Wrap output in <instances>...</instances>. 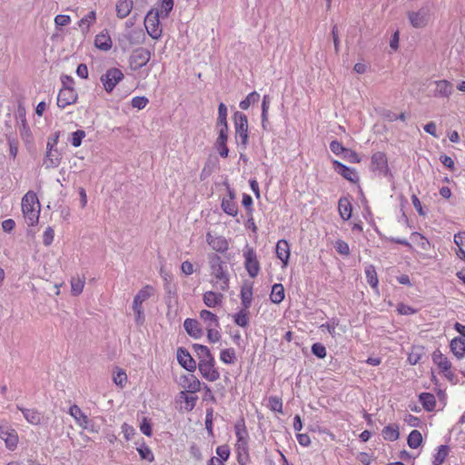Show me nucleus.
<instances>
[{"label":"nucleus","mask_w":465,"mask_h":465,"mask_svg":"<svg viewBox=\"0 0 465 465\" xmlns=\"http://www.w3.org/2000/svg\"><path fill=\"white\" fill-rule=\"evenodd\" d=\"M407 16L412 27L424 28L429 25L431 19V8L430 5H425L417 11H409Z\"/></svg>","instance_id":"20e7f679"},{"label":"nucleus","mask_w":465,"mask_h":465,"mask_svg":"<svg viewBox=\"0 0 465 465\" xmlns=\"http://www.w3.org/2000/svg\"><path fill=\"white\" fill-rule=\"evenodd\" d=\"M220 327L206 328L208 341L212 343H215L220 341L221 333L219 331Z\"/></svg>","instance_id":"bf43d9fd"},{"label":"nucleus","mask_w":465,"mask_h":465,"mask_svg":"<svg viewBox=\"0 0 465 465\" xmlns=\"http://www.w3.org/2000/svg\"><path fill=\"white\" fill-rule=\"evenodd\" d=\"M332 164L335 172L341 175L344 179L351 183H357L359 181L358 173L354 168H351L337 160L332 161Z\"/></svg>","instance_id":"2eb2a0df"},{"label":"nucleus","mask_w":465,"mask_h":465,"mask_svg":"<svg viewBox=\"0 0 465 465\" xmlns=\"http://www.w3.org/2000/svg\"><path fill=\"white\" fill-rule=\"evenodd\" d=\"M312 352L319 359H324L327 355V351L324 345L320 342L313 343L312 346Z\"/></svg>","instance_id":"4d7b16f0"},{"label":"nucleus","mask_w":465,"mask_h":465,"mask_svg":"<svg viewBox=\"0 0 465 465\" xmlns=\"http://www.w3.org/2000/svg\"><path fill=\"white\" fill-rule=\"evenodd\" d=\"M233 121L235 127V138L245 147L249 138L247 116L241 112H235Z\"/></svg>","instance_id":"0eeeda50"},{"label":"nucleus","mask_w":465,"mask_h":465,"mask_svg":"<svg viewBox=\"0 0 465 465\" xmlns=\"http://www.w3.org/2000/svg\"><path fill=\"white\" fill-rule=\"evenodd\" d=\"M216 454L218 455L219 460H222V462L226 461L230 457V449L227 445H221L216 448Z\"/></svg>","instance_id":"e2e57ef3"},{"label":"nucleus","mask_w":465,"mask_h":465,"mask_svg":"<svg viewBox=\"0 0 465 465\" xmlns=\"http://www.w3.org/2000/svg\"><path fill=\"white\" fill-rule=\"evenodd\" d=\"M241 302L242 306L244 309H249L252 305V286L244 285L241 289Z\"/></svg>","instance_id":"c9c22d12"},{"label":"nucleus","mask_w":465,"mask_h":465,"mask_svg":"<svg viewBox=\"0 0 465 465\" xmlns=\"http://www.w3.org/2000/svg\"><path fill=\"white\" fill-rule=\"evenodd\" d=\"M182 386L187 392L195 393L201 389V381L193 374H189L183 377Z\"/></svg>","instance_id":"393cba45"},{"label":"nucleus","mask_w":465,"mask_h":465,"mask_svg":"<svg viewBox=\"0 0 465 465\" xmlns=\"http://www.w3.org/2000/svg\"><path fill=\"white\" fill-rule=\"evenodd\" d=\"M269 406L272 411L282 413V401L276 396L269 398Z\"/></svg>","instance_id":"13d9d810"},{"label":"nucleus","mask_w":465,"mask_h":465,"mask_svg":"<svg viewBox=\"0 0 465 465\" xmlns=\"http://www.w3.org/2000/svg\"><path fill=\"white\" fill-rule=\"evenodd\" d=\"M244 267L252 278H255L260 272V263L255 251L252 248L246 247L243 250Z\"/></svg>","instance_id":"9d476101"},{"label":"nucleus","mask_w":465,"mask_h":465,"mask_svg":"<svg viewBox=\"0 0 465 465\" xmlns=\"http://www.w3.org/2000/svg\"><path fill=\"white\" fill-rule=\"evenodd\" d=\"M68 413L74 419L75 422L80 427L87 429L89 419L76 404H74L69 408Z\"/></svg>","instance_id":"4be33fe9"},{"label":"nucleus","mask_w":465,"mask_h":465,"mask_svg":"<svg viewBox=\"0 0 465 465\" xmlns=\"http://www.w3.org/2000/svg\"><path fill=\"white\" fill-rule=\"evenodd\" d=\"M419 401L427 411H433L436 408V399L432 393L421 392L419 395Z\"/></svg>","instance_id":"bb28decb"},{"label":"nucleus","mask_w":465,"mask_h":465,"mask_svg":"<svg viewBox=\"0 0 465 465\" xmlns=\"http://www.w3.org/2000/svg\"><path fill=\"white\" fill-rule=\"evenodd\" d=\"M0 437L5 440V445L9 450H14L17 446L18 437L14 430L11 432L2 431L0 433Z\"/></svg>","instance_id":"a19ab883"},{"label":"nucleus","mask_w":465,"mask_h":465,"mask_svg":"<svg viewBox=\"0 0 465 465\" xmlns=\"http://www.w3.org/2000/svg\"><path fill=\"white\" fill-rule=\"evenodd\" d=\"M174 5L173 0H162L160 10L158 11L162 18H167Z\"/></svg>","instance_id":"09e8293b"},{"label":"nucleus","mask_w":465,"mask_h":465,"mask_svg":"<svg viewBox=\"0 0 465 465\" xmlns=\"http://www.w3.org/2000/svg\"><path fill=\"white\" fill-rule=\"evenodd\" d=\"M116 15L119 18H125L133 9L132 0H118L116 3Z\"/></svg>","instance_id":"c756f323"},{"label":"nucleus","mask_w":465,"mask_h":465,"mask_svg":"<svg viewBox=\"0 0 465 465\" xmlns=\"http://www.w3.org/2000/svg\"><path fill=\"white\" fill-rule=\"evenodd\" d=\"M22 212L28 226L35 225L39 221L40 203L33 191H28L22 198Z\"/></svg>","instance_id":"f03ea898"},{"label":"nucleus","mask_w":465,"mask_h":465,"mask_svg":"<svg viewBox=\"0 0 465 465\" xmlns=\"http://www.w3.org/2000/svg\"><path fill=\"white\" fill-rule=\"evenodd\" d=\"M86 134L84 130H77L73 132L70 138V143L74 147H79L82 144L83 139Z\"/></svg>","instance_id":"864d4df0"},{"label":"nucleus","mask_w":465,"mask_h":465,"mask_svg":"<svg viewBox=\"0 0 465 465\" xmlns=\"http://www.w3.org/2000/svg\"><path fill=\"white\" fill-rule=\"evenodd\" d=\"M364 272L367 282L376 292H378L379 280L375 267L372 264H369L365 267Z\"/></svg>","instance_id":"cd10ccee"},{"label":"nucleus","mask_w":465,"mask_h":465,"mask_svg":"<svg viewBox=\"0 0 465 465\" xmlns=\"http://www.w3.org/2000/svg\"><path fill=\"white\" fill-rule=\"evenodd\" d=\"M179 398L181 401H184V410L186 411H192L194 409L198 400L197 396L188 395L185 391H181Z\"/></svg>","instance_id":"37998d69"},{"label":"nucleus","mask_w":465,"mask_h":465,"mask_svg":"<svg viewBox=\"0 0 465 465\" xmlns=\"http://www.w3.org/2000/svg\"><path fill=\"white\" fill-rule=\"evenodd\" d=\"M61 153L59 152H46L44 165L46 169L56 168L61 163Z\"/></svg>","instance_id":"7c9ffc66"},{"label":"nucleus","mask_w":465,"mask_h":465,"mask_svg":"<svg viewBox=\"0 0 465 465\" xmlns=\"http://www.w3.org/2000/svg\"><path fill=\"white\" fill-rule=\"evenodd\" d=\"M77 100V93L73 86H65L60 89L57 96L58 107L64 109L73 104Z\"/></svg>","instance_id":"f8f14e48"},{"label":"nucleus","mask_w":465,"mask_h":465,"mask_svg":"<svg viewBox=\"0 0 465 465\" xmlns=\"http://www.w3.org/2000/svg\"><path fill=\"white\" fill-rule=\"evenodd\" d=\"M339 324V321L336 318H331L327 322L322 323L320 328L326 330L332 337L336 336V327Z\"/></svg>","instance_id":"3c124183"},{"label":"nucleus","mask_w":465,"mask_h":465,"mask_svg":"<svg viewBox=\"0 0 465 465\" xmlns=\"http://www.w3.org/2000/svg\"><path fill=\"white\" fill-rule=\"evenodd\" d=\"M94 46L104 52H107L112 48L113 41L107 30H104L95 35Z\"/></svg>","instance_id":"6ab92c4d"},{"label":"nucleus","mask_w":465,"mask_h":465,"mask_svg":"<svg viewBox=\"0 0 465 465\" xmlns=\"http://www.w3.org/2000/svg\"><path fill=\"white\" fill-rule=\"evenodd\" d=\"M335 249L340 254L342 255H348L350 253L349 244L342 240L336 241Z\"/></svg>","instance_id":"338daca9"},{"label":"nucleus","mask_w":465,"mask_h":465,"mask_svg":"<svg viewBox=\"0 0 465 465\" xmlns=\"http://www.w3.org/2000/svg\"><path fill=\"white\" fill-rule=\"evenodd\" d=\"M270 106V97L268 95H264L262 103V128L265 129V124L268 121V110Z\"/></svg>","instance_id":"603ef678"},{"label":"nucleus","mask_w":465,"mask_h":465,"mask_svg":"<svg viewBox=\"0 0 465 465\" xmlns=\"http://www.w3.org/2000/svg\"><path fill=\"white\" fill-rule=\"evenodd\" d=\"M177 361L179 364L188 371L193 372L197 368L194 359L191 356L189 351L183 347H180L177 350Z\"/></svg>","instance_id":"dca6fc26"},{"label":"nucleus","mask_w":465,"mask_h":465,"mask_svg":"<svg viewBox=\"0 0 465 465\" xmlns=\"http://www.w3.org/2000/svg\"><path fill=\"white\" fill-rule=\"evenodd\" d=\"M200 318L205 324V329L220 327V322L217 315L208 310H202L200 312Z\"/></svg>","instance_id":"a878e982"},{"label":"nucleus","mask_w":465,"mask_h":465,"mask_svg":"<svg viewBox=\"0 0 465 465\" xmlns=\"http://www.w3.org/2000/svg\"><path fill=\"white\" fill-rule=\"evenodd\" d=\"M430 84L434 86L431 92L436 98H449L453 93V84L448 80H436Z\"/></svg>","instance_id":"ddd939ff"},{"label":"nucleus","mask_w":465,"mask_h":465,"mask_svg":"<svg viewBox=\"0 0 465 465\" xmlns=\"http://www.w3.org/2000/svg\"><path fill=\"white\" fill-rule=\"evenodd\" d=\"M371 167L373 172L384 177H391V173L388 166L387 156L382 152H376L372 154Z\"/></svg>","instance_id":"1a4fd4ad"},{"label":"nucleus","mask_w":465,"mask_h":465,"mask_svg":"<svg viewBox=\"0 0 465 465\" xmlns=\"http://www.w3.org/2000/svg\"><path fill=\"white\" fill-rule=\"evenodd\" d=\"M381 435L385 440H397L400 437L399 427L391 424L385 426L381 431Z\"/></svg>","instance_id":"4c0bfd02"},{"label":"nucleus","mask_w":465,"mask_h":465,"mask_svg":"<svg viewBox=\"0 0 465 465\" xmlns=\"http://www.w3.org/2000/svg\"><path fill=\"white\" fill-rule=\"evenodd\" d=\"M124 77V73L119 68L112 67L101 75L100 81L105 92L111 94Z\"/></svg>","instance_id":"423d86ee"},{"label":"nucleus","mask_w":465,"mask_h":465,"mask_svg":"<svg viewBox=\"0 0 465 465\" xmlns=\"http://www.w3.org/2000/svg\"><path fill=\"white\" fill-rule=\"evenodd\" d=\"M235 435L237 438L236 450L238 453V461L242 464V457L248 456V431L243 420L238 421L234 426Z\"/></svg>","instance_id":"7ed1b4c3"},{"label":"nucleus","mask_w":465,"mask_h":465,"mask_svg":"<svg viewBox=\"0 0 465 465\" xmlns=\"http://www.w3.org/2000/svg\"><path fill=\"white\" fill-rule=\"evenodd\" d=\"M260 99V94L253 91L250 93L245 99L242 100L239 106L242 110H247L251 104L257 103Z\"/></svg>","instance_id":"49530a36"},{"label":"nucleus","mask_w":465,"mask_h":465,"mask_svg":"<svg viewBox=\"0 0 465 465\" xmlns=\"http://www.w3.org/2000/svg\"><path fill=\"white\" fill-rule=\"evenodd\" d=\"M330 149L331 151L336 154V155H340L341 153H345L346 151H347V148H345L341 143L338 142V141H332L330 143Z\"/></svg>","instance_id":"69168bd1"},{"label":"nucleus","mask_w":465,"mask_h":465,"mask_svg":"<svg viewBox=\"0 0 465 465\" xmlns=\"http://www.w3.org/2000/svg\"><path fill=\"white\" fill-rule=\"evenodd\" d=\"M137 451L142 460H145L150 462L153 461V453L147 445L142 444L140 447L137 448Z\"/></svg>","instance_id":"8fccbe9b"},{"label":"nucleus","mask_w":465,"mask_h":465,"mask_svg":"<svg viewBox=\"0 0 465 465\" xmlns=\"http://www.w3.org/2000/svg\"><path fill=\"white\" fill-rule=\"evenodd\" d=\"M126 381H127V375H126V373L123 370L118 369L114 373V382L117 386H120L121 388H123L125 385Z\"/></svg>","instance_id":"6e6d98bb"},{"label":"nucleus","mask_w":465,"mask_h":465,"mask_svg":"<svg viewBox=\"0 0 465 465\" xmlns=\"http://www.w3.org/2000/svg\"><path fill=\"white\" fill-rule=\"evenodd\" d=\"M285 297L284 288L282 283H274L272 287L270 300L275 304L281 303Z\"/></svg>","instance_id":"2f4dec72"},{"label":"nucleus","mask_w":465,"mask_h":465,"mask_svg":"<svg viewBox=\"0 0 465 465\" xmlns=\"http://www.w3.org/2000/svg\"><path fill=\"white\" fill-rule=\"evenodd\" d=\"M198 369L203 378L209 381H216L220 379V372L215 368L214 357L206 361H200L198 362Z\"/></svg>","instance_id":"9b49d317"},{"label":"nucleus","mask_w":465,"mask_h":465,"mask_svg":"<svg viewBox=\"0 0 465 465\" xmlns=\"http://www.w3.org/2000/svg\"><path fill=\"white\" fill-rule=\"evenodd\" d=\"M351 204L348 198L342 197L339 200V213L342 220L347 221L351 217Z\"/></svg>","instance_id":"f704fd0d"},{"label":"nucleus","mask_w":465,"mask_h":465,"mask_svg":"<svg viewBox=\"0 0 465 465\" xmlns=\"http://www.w3.org/2000/svg\"><path fill=\"white\" fill-rule=\"evenodd\" d=\"M450 351L458 358L462 359L465 356V340L462 338H454L450 344Z\"/></svg>","instance_id":"c85d7f7f"},{"label":"nucleus","mask_w":465,"mask_h":465,"mask_svg":"<svg viewBox=\"0 0 465 465\" xmlns=\"http://www.w3.org/2000/svg\"><path fill=\"white\" fill-rule=\"evenodd\" d=\"M160 14L158 11L151 9L145 15L144 26L147 34L155 40L162 37L163 29L160 24Z\"/></svg>","instance_id":"39448f33"},{"label":"nucleus","mask_w":465,"mask_h":465,"mask_svg":"<svg viewBox=\"0 0 465 465\" xmlns=\"http://www.w3.org/2000/svg\"><path fill=\"white\" fill-rule=\"evenodd\" d=\"M206 242L209 246L217 252L223 253L229 249V243L225 237L206 233Z\"/></svg>","instance_id":"f3484780"},{"label":"nucleus","mask_w":465,"mask_h":465,"mask_svg":"<svg viewBox=\"0 0 465 465\" xmlns=\"http://www.w3.org/2000/svg\"><path fill=\"white\" fill-rule=\"evenodd\" d=\"M17 409L21 411L26 421L32 425H39L44 418L43 414L35 409H26L21 406H17Z\"/></svg>","instance_id":"412c9836"},{"label":"nucleus","mask_w":465,"mask_h":465,"mask_svg":"<svg viewBox=\"0 0 465 465\" xmlns=\"http://www.w3.org/2000/svg\"><path fill=\"white\" fill-rule=\"evenodd\" d=\"M449 453V447L447 445H440L437 448V452L433 456L432 464L441 465Z\"/></svg>","instance_id":"79ce46f5"},{"label":"nucleus","mask_w":465,"mask_h":465,"mask_svg":"<svg viewBox=\"0 0 465 465\" xmlns=\"http://www.w3.org/2000/svg\"><path fill=\"white\" fill-rule=\"evenodd\" d=\"M149 103V100L145 96H135L132 99L131 104L134 108L138 110L143 109Z\"/></svg>","instance_id":"680f3d73"},{"label":"nucleus","mask_w":465,"mask_h":465,"mask_svg":"<svg viewBox=\"0 0 465 465\" xmlns=\"http://www.w3.org/2000/svg\"><path fill=\"white\" fill-rule=\"evenodd\" d=\"M222 210L228 215L235 217L238 214V205L235 200H228L223 197L221 202Z\"/></svg>","instance_id":"72a5a7b5"},{"label":"nucleus","mask_w":465,"mask_h":465,"mask_svg":"<svg viewBox=\"0 0 465 465\" xmlns=\"http://www.w3.org/2000/svg\"><path fill=\"white\" fill-rule=\"evenodd\" d=\"M152 57V52L146 48L140 47L135 49L129 58L130 68L137 71L147 64Z\"/></svg>","instance_id":"6e6552de"},{"label":"nucleus","mask_w":465,"mask_h":465,"mask_svg":"<svg viewBox=\"0 0 465 465\" xmlns=\"http://www.w3.org/2000/svg\"><path fill=\"white\" fill-rule=\"evenodd\" d=\"M223 300V295L221 292L213 291L205 292L203 295V303L209 308H214L221 305Z\"/></svg>","instance_id":"b1692460"},{"label":"nucleus","mask_w":465,"mask_h":465,"mask_svg":"<svg viewBox=\"0 0 465 465\" xmlns=\"http://www.w3.org/2000/svg\"><path fill=\"white\" fill-rule=\"evenodd\" d=\"M212 285L222 292L230 289V273L228 264L216 253L208 255Z\"/></svg>","instance_id":"f257e3e1"},{"label":"nucleus","mask_w":465,"mask_h":465,"mask_svg":"<svg viewBox=\"0 0 465 465\" xmlns=\"http://www.w3.org/2000/svg\"><path fill=\"white\" fill-rule=\"evenodd\" d=\"M432 361L436 364L444 376L450 381L453 378V373L450 371L451 363L446 356H444L440 351H435L432 354Z\"/></svg>","instance_id":"4468645a"},{"label":"nucleus","mask_w":465,"mask_h":465,"mask_svg":"<svg viewBox=\"0 0 465 465\" xmlns=\"http://www.w3.org/2000/svg\"><path fill=\"white\" fill-rule=\"evenodd\" d=\"M407 441L411 449H417L422 442V435L419 430H413L409 434Z\"/></svg>","instance_id":"a18cd8bd"},{"label":"nucleus","mask_w":465,"mask_h":465,"mask_svg":"<svg viewBox=\"0 0 465 465\" xmlns=\"http://www.w3.org/2000/svg\"><path fill=\"white\" fill-rule=\"evenodd\" d=\"M20 135L22 137V139L28 143L30 142V140L32 139V133L30 131V128L26 123V119L24 118L22 120V126H21V129H20Z\"/></svg>","instance_id":"052dcab7"},{"label":"nucleus","mask_w":465,"mask_h":465,"mask_svg":"<svg viewBox=\"0 0 465 465\" xmlns=\"http://www.w3.org/2000/svg\"><path fill=\"white\" fill-rule=\"evenodd\" d=\"M54 231L52 227H47L43 233V243L45 246H49L54 242Z\"/></svg>","instance_id":"0e129e2a"},{"label":"nucleus","mask_w":465,"mask_h":465,"mask_svg":"<svg viewBox=\"0 0 465 465\" xmlns=\"http://www.w3.org/2000/svg\"><path fill=\"white\" fill-rule=\"evenodd\" d=\"M220 360L225 364H232L236 360L235 351L232 348L223 349L220 352Z\"/></svg>","instance_id":"de8ad7c7"},{"label":"nucleus","mask_w":465,"mask_h":465,"mask_svg":"<svg viewBox=\"0 0 465 465\" xmlns=\"http://www.w3.org/2000/svg\"><path fill=\"white\" fill-rule=\"evenodd\" d=\"M276 256L282 262V267H286L290 258V245L286 240H279L276 243Z\"/></svg>","instance_id":"aec40b11"},{"label":"nucleus","mask_w":465,"mask_h":465,"mask_svg":"<svg viewBox=\"0 0 465 465\" xmlns=\"http://www.w3.org/2000/svg\"><path fill=\"white\" fill-rule=\"evenodd\" d=\"M154 294V288L152 285L143 286L134 296V300L143 303L146 300Z\"/></svg>","instance_id":"ea45409f"},{"label":"nucleus","mask_w":465,"mask_h":465,"mask_svg":"<svg viewBox=\"0 0 465 465\" xmlns=\"http://www.w3.org/2000/svg\"><path fill=\"white\" fill-rule=\"evenodd\" d=\"M218 137L215 141L214 146L221 157L226 158L229 153L227 147L228 130H217Z\"/></svg>","instance_id":"a211bd4d"},{"label":"nucleus","mask_w":465,"mask_h":465,"mask_svg":"<svg viewBox=\"0 0 465 465\" xmlns=\"http://www.w3.org/2000/svg\"><path fill=\"white\" fill-rule=\"evenodd\" d=\"M96 21L95 11H90L86 15L81 18L78 22L79 27H81L84 34L87 33L90 26Z\"/></svg>","instance_id":"e433bc0d"},{"label":"nucleus","mask_w":465,"mask_h":465,"mask_svg":"<svg viewBox=\"0 0 465 465\" xmlns=\"http://www.w3.org/2000/svg\"><path fill=\"white\" fill-rule=\"evenodd\" d=\"M71 292L74 296H78L83 292L84 283H85V277L84 275H75L73 276L71 279Z\"/></svg>","instance_id":"473e14b6"},{"label":"nucleus","mask_w":465,"mask_h":465,"mask_svg":"<svg viewBox=\"0 0 465 465\" xmlns=\"http://www.w3.org/2000/svg\"><path fill=\"white\" fill-rule=\"evenodd\" d=\"M121 430L126 440H131L135 434L134 428L125 422L122 425Z\"/></svg>","instance_id":"774afa93"},{"label":"nucleus","mask_w":465,"mask_h":465,"mask_svg":"<svg viewBox=\"0 0 465 465\" xmlns=\"http://www.w3.org/2000/svg\"><path fill=\"white\" fill-rule=\"evenodd\" d=\"M454 242L459 247V252L465 258V232H460L454 235Z\"/></svg>","instance_id":"5fc2aeb1"},{"label":"nucleus","mask_w":465,"mask_h":465,"mask_svg":"<svg viewBox=\"0 0 465 465\" xmlns=\"http://www.w3.org/2000/svg\"><path fill=\"white\" fill-rule=\"evenodd\" d=\"M193 349L194 352L196 353L199 361H206V360L213 357L212 355L210 350L205 345L193 344Z\"/></svg>","instance_id":"c03bdc74"},{"label":"nucleus","mask_w":465,"mask_h":465,"mask_svg":"<svg viewBox=\"0 0 465 465\" xmlns=\"http://www.w3.org/2000/svg\"><path fill=\"white\" fill-rule=\"evenodd\" d=\"M183 327L187 333L194 339L201 338L203 335V330L197 320L190 318L186 319L183 322Z\"/></svg>","instance_id":"5701e85b"},{"label":"nucleus","mask_w":465,"mask_h":465,"mask_svg":"<svg viewBox=\"0 0 465 465\" xmlns=\"http://www.w3.org/2000/svg\"><path fill=\"white\" fill-rule=\"evenodd\" d=\"M232 317L234 323L239 327L246 328L249 325V309L242 308Z\"/></svg>","instance_id":"58836bf2"}]
</instances>
